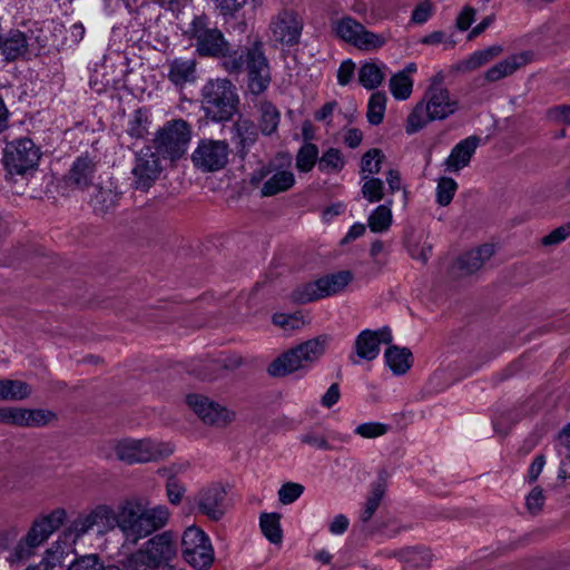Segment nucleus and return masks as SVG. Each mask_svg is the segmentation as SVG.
I'll list each match as a JSON object with an SVG mask.
<instances>
[{
	"instance_id": "43",
	"label": "nucleus",
	"mask_w": 570,
	"mask_h": 570,
	"mask_svg": "<svg viewBox=\"0 0 570 570\" xmlns=\"http://www.w3.org/2000/svg\"><path fill=\"white\" fill-rule=\"evenodd\" d=\"M413 88L412 79L405 72H399L390 80V89L397 99H406L411 96Z\"/></svg>"
},
{
	"instance_id": "8",
	"label": "nucleus",
	"mask_w": 570,
	"mask_h": 570,
	"mask_svg": "<svg viewBox=\"0 0 570 570\" xmlns=\"http://www.w3.org/2000/svg\"><path fill=\"white\" fill-rule=\"evenodd\" d=\"M353 278L354 275L350 271H338L326 274L314 283L298 287L295 292V298L301 303H308L338 295L345 291Z\"/></svg>"
},
{
	"instance_id": "27",
	"label": "nucleus",
	"mask_w": 570,
	"mask_h": 570,
	"mask_svg": "<svg viewBox=\"0 0 570 570\" xmlns=\"http://www.w3.org/2000/svg\"><path fill=\"white\" fill-rule=\"evenodd\" d=\"M33 389L21 380H0V401H23L31 396Z\"/></svg>"
},
{
	"instance_id": "29",
	"label": "nucleus",
	"mask_w": 570,
	"mask_h": 570,
	"mask_svg": "<svg viewBox=\"0 0 570 570\" xmlns=\"http://www.w3.org/2000/svg\"><path fill=\"white\" fill-rule=\"evenodd\" d=\"M119 195L114 190L111 185L99 187L94 198L91 206L96 214L106 216L111 214L118 205Z\"/></svg>"
},
{
	"instance_id": "49",
	"label": "nucleus",
	"mask_w": 570,
	"mask_h": 570,
	"mask_svg": "<svg viewBox=\"0 0 570 570\" xmlns=\"http://www.w3.org/2000/svg\"><path fill=\"white\" fill-rule=\"evenodd\" d=\"M384 184L379 178L365 179L362 186V195L370 203H379L384 197Z\"/></svg>"
},
{
	"instance_id": "3",
	"label": "nucleus",
	"mask_w": 570,
	"mask_h": 570,
	"mask_svg": "<svg viewBox=\"0 0 570 570\" xmlns=\"http://www.w3.org/2000/svg\"><path fill=\"white\" fill-rule=\"evenodd\" d=\"M458 108V99L444 86H429L422 100L416 104L407 117L406 132L413 134L430 121L446 119Z\"/></svg>"
},
{
	"instance_id": "55",
	"label": "nucleus",
	"mask_w": 570,
	"mask_h": 570,
	"mask_svg": "<svg viewBox=\"0 0 570 570\" xmlns=\"http://www.w3.org/2000/svg\"><path fill=\"white\" fill-rule=\"evenodd\" d=\"M237 137L239 139V144L243 145V147L249 146L257 138L255 126L248 121H242L237 124Z\"/></svg>"
},
{
	"instance_id": "7",
	"label": "nucleus",
	"mask_w": 570,
	"mask_h": 570,
	"mask_svg": "<svg viewBox=\"0 0 570 570\" xmlns=\"http://www.w3.org/2000/svg\"><path fill=\"white\" fill-rule=\"evenodd\" d=\"M332 31L342 41L362 51H375L387 42L385 35L366 29L361 22L350 16L336 18L332 22Z\"/></svg>"
},
{
	"instance_id": "32",
	"label": "nucleus",
	"mask_w": 570,
	"mask_h": 570,
	"mask_svg": "<svg viewBox=\"0 0 570 570\" xmlns=\"http://www.w3.org/2000/svg\"><path fill=\"white\" fill-rule=\"evenodd\" d=\"M406 247L410 255L422 263H425L432 253V244L423 233H411L406 238Z\"/></svg>"
},
{
	"instance_id": "40",
	"label": "nucleus",
	"mask_w": 570,
	"mask_h": 570,
	"mask_svg": "<svg viewBox=\"0 0 570 570\" xmlns=\"http://www.w3.org/2000/svg\"><path fill=\"white\" fill-rule=\"evenodd\" d=\"M345 160L341 151L335 148L327 149L318 160V169L324 173H338L344 167Z\"/></svg>"
},
{
	"instance_id": "18",
	"label": "nucleus",
	"mask_w": 570,
	"mask_h": 570,
	"mask_svg": "<svg viewBox=\"0 0 570 570\" xmlns=\"http://www.w3.org/2000/svg\"><path fill=\"white\" fill-rule=\"evenodd\" d=\"M247 88L253 95H259L271 82V71L259 46L249 49L245 56Z\"/></svg>"
},
{
	"instance_id": "61",
	"label": "nucleus",
	"mask_w": 570,
	"mask_h": 570,
	"mask_svg": "<svg viewBox=\"0 0 570 570\" xmlns=\"http://www.w3.org/2000/svg\"><path fill=\"white\" fill-rule=\"evenodd\" d=\"M567 480H570V455L561 461L558 476L554 482L550 484L552 490H559L564 487Z\"/></svg>"
},
{
	"instance_id": "2",
	"label": "nucleus",
	"mask_w": 570,
	"mask_h": 570,
	"mask_svg": "<svg viewBox=\"0 0 570 570\" xmlns=\"http://www.w3.org/2000/svg\"><path fill=\"white\" fill-rule=\"evenodd\" d=\"M174 451L175 446L170 442L131 436L110 439L97 448L101 458L116 459L128 465L158 462L169 458Z\"/></svg>"
},
{
	"instance_id": "15",
	"label": "nucleus",
	"mask_w": 570,
	"mask_h": 570,
	"mask_svg": "<svg viewBox=\"0 0 570 570\" xmlns=\"http://www.w3.org/2000/svg\"><path fill=\"white\" fill-rule=\"evenodd\" d=\"M302 22L292 9L281 10L271 21L269 40L275 45L293 46L297 43Z\"/></svg>"
},
{
	"instance_id": "20",
	"label": "nucleus",
	"mask_w": 570,
	"mask_h": 570,
	"mask_svg": "<svg viewBox=\"0 0 570 570\" xmlns=\"http://www.w3.org/2000/svg\"><path fill=\"white\" fill-rule=\"evenodd\" d=\"M228 146L219 140L202 141L193 154L195 166L204 170H218L228 159Z\"/></svg>"
},
{
	"instance_id": "31",
	"label": "nucleus",
	"mask_w": 570,
	"mask_h": 570,
	"mask_svg": "<svg viewBox=\"0 0 570 570\" xmlns=\"http://www.w3.org/2000/svg\"><path fill=\"white\" fill-rule=\"evenodd\" d=\"M94 174V164L88 158H79L72 166L69 175L68 183L78 188H83L89 185Z\"/></svg>"
},
{
	"instance_id": "12",
	"label": "nucleus",
	"mask_w": 570,
	"mask_h": 570,
	"mask_svg": "<svg viewBox=\"0 0 570 570\" xmlns=\"http://www.w3.org/2000/svg\"><path fill=\"white\" fill-rule=\"evenodd\" d=\"M183 556L191 567L206 570L214 561V551L209 539L197 527H189L181 538Z\"/></svg>"
},
{
	"instance_id": "5",
	"label": "nucleus",
	"mask_w": 570,
	"mask_h": 570,
	"mask_svg": "<svg viewBox=\"0 0 570 570\" xmlns=\"http://www.w3.org/2000/svg\"><path fill=\"white\" fill-rule=\"evenodd\" d=\"M67 517L65 509H56L49 514L37 519L27 534L19 540L10 557L9 563H18L28 560L35 554L36 549L42 544L49 535L62 525Z\"/></svg>"
},
{
	"instance_id": "34",
	"label": "nucleus",
	"mask_w": 570,
	"mask_h": 570,
	"mask_svg": "<svg viewBox=\"0 0 570 570\" xmlns=\"http://www.w3.org/2000/svg\"><path fill=\"white\" fill-rule=\"evenodd\" d=\"M391 204L392 202H389L387 205H380L371 213L367 219L371 232L383 233L390 228L393 219Z\"/></svg>"
},
{
	"instance_id": "56",
	"label": "nucleus",
	"mask_w": 570,
	"mask_h": 570,
	"mask_svg": "<svg viewBox=\"0 0 570 570\" xmlns=\"http://www.w3.org/2000/svg\"><path fill=\"white\" fill-rule=\"evenodd\" d=\"M570 236V223L564 224L541 239V244L544 246H556L561 242L566 240Z\"/></svg>"
},
{
	"instance_id": "23",
	"label": "nucleus",
	"mask_w": 570,
	"mask_h": 570,
	"mask_svg": "<svg viewBox=\"0 0 570 570\" xmlns=\"http://www.w3.org/2000/svg\"><path fill=\"white\" fill-rule=\"evenodd\" d=\"M391 334L389 331H363L355 341V351L357 355L367 361L374 360L380 352L381 343H389Z\"/></svg>"
},
{
	"instance_id": "60",
	"label": "nucleus",
	"mask_w": 570,
	"mask_h": 570,
	"mask_svg": "<svg viewBox=\"0 0 570 570\" xmlns=\"http://www.w3.org/2000/svg\"><path fill=\"white\" fill-rule=\"evenodd\" d=\"M548 118L558 124L570 125V106L561 105L549 109Z\"/></svg>"
},
{
	"instance_id": "1",
	"label": "nucleus",
	"mask_w": 570,
	"mask_h": 570,
	"mask_svg": "<svg viewBox=\"0 0 570 570\" xmlns=\"http://www.w3.org/2000/svg\"><path fill=\"white\" fill-rule=\"evenodd\" d=\"M91 515L98 534L105 535L118 528L125 544L135 546L164 528L170 513L165 505L149 507L141 500H128L118 505L117 510L107 504L97 505L91 510Z\"/></svg>"
},
{
	"instance_id": "17",
	"label": "nucleus",
	"mask_w": 570,
	"mask_h": 570,
	"mask_svg": "<svg viewBox=\"0 0 570 570\" xmlns=\"http://www.w3.org/2000/svg\"><path fill=\"white\" fill-rule=\"evenodd\" d=\"M160 155L161 153L154 145L144 148L138 154L132 170L137 187L148 188L160 176L165 160Z\"/></svg>"
},
{
	"instance_id": "35",
	"label": "nucleus",
	"mask_w": 570,
	"mask_h": 570,
	"mask_svg": "<svg viewBox=\"0 0 570 570\" xmlns=\"http://www.w3.org/2000/svg\"><path fill=\"white\" fill-rule=\"evenodd\" d=\"M385 492V488L381 482L372 485V489L361 509L360 519L362 522H368L381 504Z\"/></svg>"
},
{
	"instance_id": "28",
	"label": "nucleus",
	"mask_w": 570,
	"mask_h": 570,
	"mask_svg": "<svg viewBox=\"0 0 570 570\" xmlns=\"http://www.w3.org/2000/svg\"><path fill=\"white\" fill-rule=\"evenodd\" d=\"M384 356L387 366L396 375L406 373L412 366V353L405 347L390 346Z\"/></svg>"
},
{
	"instance_id": "33",
	"label": "nucleus",
	"mask_w": 570,
	"mask_h": 570,
	"mask_svg": "<svg viewBox=\"0 0 570 570\" xmlns=\"http://www.w3.org/2000/svg\"><path fill=\"white\" fill-rule=\"evenodd\" d=\"M331 341L332 338L328 334H321L301 343L312 366L325 354Z\"/></svg>"
},
{
	"instance_id": "48",
	"label": "nucleus",
	"mask_w": 570,
	"mask_h": 570,
	"mask_svg": "<svg viewBox=\"0 0 570 570\" xmlns=\"http://www.w3.org/2000/svg\"><path fill=\"white\" fill-rule=\"evenodd\" d=\"M386 98L383 94L376 92L371 96L368 102L367 118L370 122L376 125L383 119Z\"/></svg>"
},
{
	"instance_id": "24",
	"label": "nucleus",
	"mask_w": 570,
	"mask_h": 570,
	"mask_svg": "<svg viewBox=\"0 0 570 570\" xmlns=\"http://www.w3.org/2000/svg\"><path fill=\"white\" fill-rule=\"evenodd\" d=\"M480 139L476 136L468 137L460 141L451 151L445 165L450 171H459L468 166L470 159L479 146Z\"/></svg>"
},
{
	"instance_id": "47",
	"label": "nucleus",
	"mask_w": 570,
	"mask_h": 570,
	"mask_svg": "<svg viewBox=\"0 0 570 570\" xmlns=\"http://www.w3.org/2000/svg\"><path fill=\"white\" fill-rule=\"evenodd\" d=\"M546 502L544 490L540 485H533L525 495V509L531 515L542 512Z\"/></svg>"
},
{
	"instance_id": "50",
	"label": "nucleus",
	"mask_w": 570,
	"mask_h": 570,
	"mask_svg": "<svg viewBox=\"0 0 570 570\" xmlns=\"http://www.w3.org/2000/svg\"><path fill=\"white\" fill-rule=\"evenodd\" d=\"M65 559V550L62 546L57 542L46 551L41 563L39 564L42 570H53L57 566L62 563Z\"/></svg>"
},
{
	"instance_id": "52",
	"label": "nucleus",
	"mask_w": 570,
	"mask_h": 570,
	"mask_svg": "<svg viewBox=\"0 0 570 570\" xmlns=\"http://www.w3.org/2000/svg\"><path fill=\"white\" fill-rule=\"evenodd\" d=\"M456 190V183L452 178L443 177L438 185V203L446 206L451 203Z\"/></svg>"
},
{
	"instance_id": "39",
	"label": "nucleus",
	"mask_w": 570,
	"mask_h": 570,
	"mask_svg": "<svg viewBox=\"0 0 570 570\" xmlns=\"http://www.w3.org/2000/svg\"><path fill=\"white\" fill-rule=\"evenodd\" d=\"M272 323L287 333L299 331L305 325L303 316L299 313H275L272 316Z\"/></svg>"
},
{
	"instance_id": "62",
	"label": "nucleus",
	"mask_w": 570,
	"mask_h": 570,
	"mask_svg": "<svg viewBox=\"0 0 570 570\" xmlns=\"http://www.w3.org/2000/svg\"><path fill=\"white\" fill-rule=\"evenodd\" d=\"M475 19V9L470 6H465L456 19V27L461 31L468 30Z\"/></svg>"
},
{
	"instance_id": "11",
	"label": "nucleus",
	"mask_w": 570,
	"mask_h": 570,
	"mask_svg": "<svg viewBox=\"0 0 570 570\" xmlns=\"http://www.w3.org/2000/svg\"><path fill=\"white\" fill-rule=\"evenodd\" d=\"M58 422V414L49 409L0 406V424L18 428L36 429L53 425Z\"/></svg>"
},
{
	"instance_id": "21",
	"label": "nucleus",
	"mask_w": 570,
	"mask_h": 570,
	"mask_svg": "<svg viewBox=\"0 0 570 570\" xmlns=\"http://www.w3.org/2000/svg\"><path fill=\"white\" fill-rule=\"evenodd\" d=\"M194 500L198 510L210 520L217 521L225 513V490L218 484L202 488Z\"/></svg>"
},
{
	"instance_id": "30",
	"label": "nucleus",
	"mask_w": 570,
	"mask_h": 570,
	"mask_svg": "<svg viewBox=\"0 0 570 570\" xmlns=\"http://www.w3.org/2000/svg\"><path fill=\"white\" fill-rule=\"evenodd\" d=\"M28 48L26 36L18 31L12 30L8 33L6 39L0 43V49L7 59L13 60L22 56Z\"/></svg>"
},
{
	"instance_id": "58",
	"label": "nucleus",
	"mask_w": 570,
	"mask_h": 570,
	"mask_svg": "<svg viewBox=\"0 0 570 570\" xmlns=\"http://www.w3.org/2000/svg\"><path fill=\"white\" fill-rule=\"evenodd\" d=\"M301 441L302 443L318 450H331V445L326 438L316 431L306 432L302 435Z\"/></svg>"
},
{
	"instance_id": "26",
	"label": "nucleus",
	"mask_w": 570,
	"mask_h": 570,
	"mask_svg": "<svg viewBox=\"0 0 570 570\" xmlns=\"http://www.w3.org/2000/svg\"><path fill=\"white\" fill-rule=\"evenodd\" d=\"M503 52V47L500 45L490 46L483 50L473 52L469 58L458 65V70L463 72H471L480 67L494 60Z\"/></svg>"
},
{
	"instance_id": "51",
	"label": "nucleus",
	"mask_w": 570,
	"mask_h": 570,
	"mask_svg": "<svg viewBox=\"0 0 570 570\" xmlns=\"http://www.w3.org/2000/svg\"><path fill=\"white\" fill-rule=\"evenodd\" d=\"M304 492V487L295 482H286L278 490V500L283 504L295 502Z\"/></svg>"
},
{
	"instance_id": "46",
	"label": "nucleus",
	"mask_w": 570,
	"mask_h": 570,
	"mask_svg": "<svg viewBox=\"0 0 570 570\" xmlns=\"http://www.w3.org/2000/svg\"><path fill=\"white\" fill-rule=\"evenodd\" d=\"M390 431L387 424L381 422H366L358 424L354 433L362 439L374 440L384 436Z\"/></svg>"
},
{
	"instance_id": "19",
	"label": "nucleus",
	"mask_w": 570,
	"mask_h": 570,
	"mask_svg": "<svg viewBox=\"0 0 570 570\" xmlns=\"http://www.w3.org/2000/svg\"><path fill=\"white\" fill-rule=\"evenodd\" d=\"M311 367L312 364L307 361L304 348L299 343L284 351L272 361L267 366V373L273 377H284L299 371H306Z\"/></svg>"
},
{
	"instance_id": "25",
	"label": "nucleus",
	"mask_w": 570,
	"mask_h": 570,
	"mask_svg": "<svg viewBox=\"0 0 570 570\" xmlns=\"http://www.w3.org/2000/svg\"><path fill=\"white\" fill-rule=\"evenodd\" d=\"M266 176L268 177L262 187L263 196L286 191L295 183L294 174L289 170H268Z\"/></svg>"
},
{
	"instance_id": "4",
	"label": "nucleus",
	"mask_w": 570,
	"mask_h": 570,
	"mask_svg": "<svg viewBox=\"0 0 570 570\" xmlns=\"http://www.w3.org/2000/svg\"><path fill=\"white\" fill-rule=\"evenodd\" d=\"M177 546L171 532H163L149 539L129 559L127 570H163L176 557Z\"/></svg>"
},
{
	"instance_id": "36",
	"label": "nucleus",
	"mask_w": 570,
	"mask_h": 570,
	"mask_svg": "<svg viewBox=\"0 0 570 570\" xmlns=\"http://www.w3.org/2000/svg\"><path fill=\"white\" fill-rule=\"evenodd\" d=\"M263 534L272 543L282 542L281 515L278 513H263L259 519Z\"/></svg>"
},
{
	"instance_id": "63",
	"label": "nucleus",
	"mask_w": 570,
	"mask_h": 570,
	"mask_svg": "<svg viewBox=\"0 0 570 570\" xmlns=\"http://www.w3.org/2000/svg\"><path fill=\"white\" fill-rule=\"evenodd\" d=\"M348 524V519L343 514H338L328 523V530L332 534L340 535L347 530Z\"/></svg>"
},
{
	"instance_id": "22",
	"label": "nucleus",
	"mask_w": 570,
	"mask_h": 570,
	"mask_svg": "<svg viewBox=\"0 0 570 570\" xmlns=\"http://www.w3.org/2000/svg\"><path fill=\"white\" fill-rule=\"evenodd\" d=\"M534 59L532 51L525 50L513 53L507 59L491 67L484 75L485 80L490 82L499 81L505 77L513 75L520 68L529 65Z\"/></svg>"
},
{
	"instance_id": "13",
	"label": "nucleus",
	"mask_w": 570,
	"mask_h": 570,
	"mask_svg": "<svg viewBox=\"0 0 570 570\" xmlns=\"http://www.w3.org/2000/svg\"><path fill=\"white\" fill-rule=\"evenodd\" d=\"M39 159V148L28 138L9 142L4 150V165L10 175L28 174L37 167Z\"/></svg>"
},
{
	"instance_id": "6",
	"label": "nucleus",
	"mask_w": 570,
	"mask_h": 570,
	"mask_svg": "<svg viewBox=\"0 0 570 570\" xmlns=\"http://www.w3.org/2000/svg\"><path fill=\"white\" fill-rule=\"evenodd\" d=\"M203 108L214 120H227L236 111L235 87L226 79L209 81L203 89Z\"/></svg>"
},
{
	"instance_id": "44",
	"label": "nucleus",
	"mask_w": 570,
	"mask_h": 570,
	"mask_svg": "<svg viewBox=\"0 0 570 570\" xmlns=\"http://www.w3.org/2000/svg\"><path fill=\"white\" fill-rule=\"evenodd\" d=\"M94 529L91 510L79 514L66 529V534L72 535L73 541Z\"/></svg>"
},
{
	"instance_id": "37",
	"label": "nucleus",
	"mask_w": 570,
	"mask_h": 570,
	"mask_svg": "<svg viewBox=\"0 0 570 570\" xmlns=\"http://www.w3.org/2000/svg\"><path fill=\"white\" fill-rule=\"evenodd\" d=\"M261 112V129L264 134H273L278 126L279 111L268 101H259L257 105Z\"/></svg>"
},
{
	"instance_id": "59",
	"label": "nucleus",
	"mask_w": 570,
	"mask_h": 570,
	"mask_svg": "<svg viewBox=\"0 0 570 570\" xmlns=\"http://www.w3.org/2000/svg\"><path fill=\"white\" fill-rule=\"evenodd\" d=\"M546 465V458L542 454L537 455L530 464L525 480L529 484L535 485L540 474L542 473Z\"/></svg>"
},
{
	"instance_id": "57",
	"label": "nucleus",
	"mask_w": 570,
	"mask_h": 570,
	"mask_svg": "<svg viewBox=\"0 0 570 570\" xmlns=\"http://www.w3.org/2000/svg\"><path fill=\"white\" fill-rule=\"evenodd\" d=\"M433 13V3L430 0H421L412 13V22L422 24L426 22Z\"/></svg>"
},
{
	"instance_id": "16",
	"label": "nucleus",
	"mask_w": 570,
	"mask_h": 570,
	"mask_svg": "<svg viewBox=\"0 0 570 570\" xmlns=\"http://www.w3.org/2000/svg\"><path fill=\"white\" fill-rule=\"evenodd\" d=\"M495 253L492 244H483L460 254L450 267L453 279H463L475 274Z\"/></svg>"
},
{
	"instance_id": "64",
	"label": "nucleus",
	"mask_w": 570,
	"mask_h": 570,
	"mask_svg": "<svg viewBox=\"0 0 570 570\" xmlns=\"http://www.w3.org/2000/svg\"><path fill=\"white\" fill-rule=\"evenodd\" d=\"M340 400V387L337 384H332L325 394L322 396V405L330 409Z\"/></svg>"
},
{
	"instance_id": "42",
	"label": "nucleus",
	"mask_w": 570,
	"mask_h": 570,
	"mask_svg": "<svg viewBox=\"0 0 570 570\" xmlns=\"http://www.w3.org/2000/svg\"><path fill=\"white\" fill-rule=\"evenodd\" d=\"M358 80L365 88L373 89L381 85L383 73L377 65L374 62H367L360 69Z\"/></svg>"
},
{
	"instance_id": "41",
	"label": "nucleus",
	"mask_w": 570,
	"mask_h": 570,
	"mask_svg": "<svg viewBox=\"0 0 570 570\" xmlns=\"http://www.w3.org/2000/svg\"><path fill=\"white\" fill-rule=\"evenodd\" d=\"M318 159V148L309 142L301 147L296 156V167L303 173L309 171Z\"/></svg>"
},
{
	"instance_id": "45",
	"label": "nucleus",
	"mask_w": 570,
	"mask_h": 570,
	"mask_svg": "<svg viewBox=\"0 0 570 570\" xmlns=\"http://www.w3.org/2000/svg\"><path fill=\"white\" fill-rule=\"evenodd\" d=\"M195 63L193 60H176L170 68L169 77L175 83L193 79Z\"/></svg>"
},
{
	"instance_id": "14",
	"label": "nucleus",
	"mask_w": 570,
	"mask_h": 570,
	"mask_svg": "<svg viewBox=\"0 0 570 570\" xmlns=\"http://www.w3.org/2000/svg\"><path fill=\"white\" fill-rule=\"evenodd\" d=\"M186 33L195 41L200 55L218 57L225 56L229 51L222 32L216 28H210L203 17L195 18Z\"/></svg>"
},
{
	"instance_id": "53",
	"label": "nucleus",
	"mask_w": 570,
	"mask_h": 570,
	"mask_svg": "<svg viewBox=\"0 0 570 570\" xmlns=\"http://www.w3.org/2000/svg\"><path fill=\"white\" fill-rule=\"evenodd\" d=\"M383 157V154L379 149L367 151L362 158V171L368 173L370 175L377 174L381 169Z\"/></svg>"
},
{
	"instance_id": "38",
	"label": "nucleus",
	"mask_w": 570,
	"mask_h": 570,
	"mask_svg": "<svg viewBox=\"0 0 570 570\" xmlns=\"http://www.w3.org/2000/svg\"><path fill=\"white\" fill-rule=\"evenodd\" d=\"M393 556L414 567L424 566L429 563L431 559V554L426 549L415 547L401 549L400 551L394 552Z\"/></svg>"
},
{
	"instance_id": "54",
	"label": "nucleus",
	"mask_w": 570,
	"mask_h": 570,
	"mask_svg": "<svg viewBox=\"0 0 570 570\" xmlns=\"http://www.w3.org/2000/svg\"><path fill=\"white\" fill-rule=\"evenodd\" d=\"M186 492V488L178 480L170 478L166 483V495L171 504H179L184 494Z\"/></svg>"
},
{
	"instance_id": "10",
	"label": "nucleus",
	"mask_w": 570,
	"mask_h": 570,
	"mask_svg": "<svg viewBox=\"0 0 570 570\" xmlns=\"http://www.w3.org/2000/svg\"><path fill=\"white\" fill-rule=\"evenodd\" d=\"M190 140V129L181 119L167 122L158 132L154 146L161 153L164 159L176 160L187 150Z\"/></svg>"
},
{
	"instance_id": "9",
	"label": "nucleus",
	"mask_w": 570,
	"mask_h": 570,
	"mask_svg": "<svg viewBox=\"0 0 570 570\" xmlns=\"http://www.w3.org/2000/svg\"><path fill=\"white\" fill-rule=\"evenodd\" d=\"M187 406L208 426L224 429L236 420V412L207 395L191 393L186 395Z\"/></svg>"
}]
</instances>
